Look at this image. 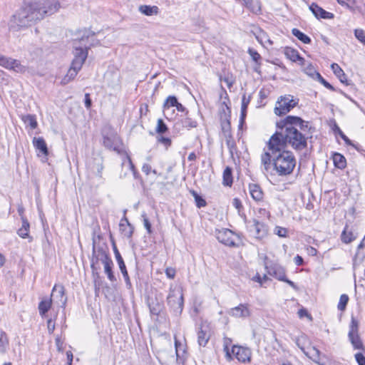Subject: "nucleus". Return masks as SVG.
I'll return each instance as SVG.
<instances>
[{"mask_svg":"<svg viewBox=\"0 0 365 365\" xmlns=\"http://www.w3.org/2000/svg\"><path fill=\"white\" fill-rule=\"evenodd\" d=\"M121 273L123 276L126 285L130 288L131 287V282L127 269L121 271Z\"/></svg>","mask_w":365,"mask_h":365,"instance_id":"obj_62","label":"nucleus"},{"mask_svg":"<svg viewBox=\"0 0 365 365\" xmlns=\"http://www.w3.org/2000/svg\"><path fill=\"white\" fill-rule=\"evenodd\" d=\"M47 328L49 334H52L55 329V323L52 319H49L47 321Z\"/></svg>","mask_w":365,"mask_h":365,"instance_id":"obj_61","label":"nucleus"},{"mask_svg":"<svg viewBox=\"0 0 365 365\" xmlns=\"http://www.w3.org/2000/svg\"><path fill=\"white\" fill-rule=\"evenodd\" d=\"M331 68L333 71L334 73L337 76V78L342 75L344 71L341 68V67L337 63H332L331 65Z\"/></svg>","mask_w":365,"mask_h":365,"instance_id":"obj_51","label":"nucleus"},{"mask_svg":"<svg viewBox=\"0 0 365 365\" xmlns=\"http://www.w3.org/2000/svg\"><path fill=\"white\" fill-rule=\"evenodd\" d=\"M247 53L250 54L253 61H255V63L257 64V66L255 68V71L257 73H259V68L262 64V57L260 54L257 51L252 48H248Z\"/></svg>","mask_w":365,"mask_h":365,"instance_id":"obj_32","label":"nucleus"},{"mask_svg":"<svg viewBox=\"0 0 365 365\" xmlns=\"http://www.w3.org/2000/svg\"><path fill=\"white\" fill-rule=\"evenodd\" d=\"M282 120L286 122L289 126L299 127L303 132H305L309 128V122L304 121L299 117L288 115Z\"/></svg>","mask_w":365,"mask_h":365,"instance_id":"obj_19","label":"nucleus"},{"mask_svg":"<svg viewBox=\"0 0 365 365\" xmlns=\"http://www.w3.org/2000/svg\"><path fill=\"white\" fill-rule=\"evenodd\" d=\"M277 130L273 134L269 140L272 145H279L284 148L287 144L296 150H302L307 145V139L305 134L299 131L297 128L289 126L286 122L280 120L277 123Z\"/></svg>","mask_w":365,"mask_h":365,"instance_id":"obj_6","label":"nucleus"},{"mask_svg":"<svg viewBox=\"0 0 365 365\" xmlns=\"http://www.w3.org/2000/svg\"><path fill=\"white\" fill-rule=\"evenodd\" d=\"M60 8L61 4L58 0H37L25 3L13 15L11 28L16 31L28 28L56 14Z\"/></svg>","mask_w":365,"mask_h":365,"instance_id":"obj_1","label":"nucleus"},{"mask_svg":"<svg viewBox=\"0 0 365 365\" xmlns=\"http://www.w3.org/2000/svg\"><path fill=\"white\" fill-rule=\"evenodd\" d=\"M52 304H53L52 299L51 298H43L38 304V311L39 314L43 317L48 312V311L51 309Z\"/></svg>","mask_w":365,"mask_h":365,"instance_id":"obj_28","label":"nucleus"},{"mask_svg":"<svg viewBox=\"0 0 365 365\" xmlns=\"http://www.w3.org/2000/svg\"><path fill=\"white\" fill-rule=\"evenodd\" d=\"M103 143L105 147L118 153L120 152L122 143L119 136L114 130L111 128H108L107 130H104L103 131Z\"/></svg>","mask_w":365,"mask_h":365,"instance_id":"obj_11","label":"nucleus"},{"mask_svg":"<svg viewBox=\"0 0 365 365\" xmlns=\"http://www.w3.org/2000/svg\"><path fill=\"white\" fill-rule=\"evenodd\" d=\"M94 33L90 30L84 29L79 31L78 37L73 40V56L70 68L66 75L62 78L61 84L66 85L73 80L78 71L81 69L88 56V50L91 45H88V38L93 36Z\"/></svg>","mask_w":365,"mask_h":365,"instance_id":"obj_3","label":"nucleus"},{"mask_svg":"<svg viewBox=\"0 0 365 365\" xmlns=\"http://www.w3.org/2000/svg\"><path fill=\"white\" fill-rule=\"evenodd\" d=\"M309 9L317 19L322 18L324 19H331L334 17V15L332 13L325 11L314 3L310 5Z\"/></svg>","mask_w":365,"mask_h":365,"instance_id":"obj_23","label":"nucleus"},{"mask_svg":"<svg viewBox=\"0 0 365 365\" xmlns=\"http://www.w3.org/2000/svg\"><path fill=\"white\" fill-rule=\"evenodd\" d=\"M113 250L120 272L127 269L123 259L121 257L115 242L113 243Z\"/></svg>","mask_w":365,"mask_h":365,"instance_id":"obj_36","label":"nucleus"},{"mask_svg":"<svg viewBox=\"0 0 365 365\" xmlns=\"http://www.w3.org/2000/svg\"><path fill=\"white\" fill-rule=\"evenodd\" d=\"M256 38L261 44H263L264 43L266 42L269 43L270 45L273 43V42L269 38H267V35L266 34V33H264L262 31H260L259 34L256 36Z\"/></svg>","mask_w":365,"mask_h":365,"instance_id":"obj_45","label":"nucleus"},{"mask_svg":"<svg viewBox=\"0 0 365 365\" xmlns=\"http://www.w3.org/2000/svg\"><path fill=\"white\" fill-rule=\"evenodd\" d=\"M231 343V341L229 339H225L224 344V351H225L227 358L230 360L232 359V354L229 349V345Z\"/></svg>","mask_w":365,"mask_h":365,"instance_id":"obj_52","label":"nucleus"},{"mask_svg":"<svg viewBox=\"0 0 365 365\" xmlns=\"http://www.w3.org/2000/svg\"><path fill=\"white\" fill-rule=\"evenodd\" d=\"M138 11L145 16H156L159 14L160 9L157 6L140 5Z\"/></svg>","mask_w":365,"mask_h":365,"instance_id":"obj_26","label":"nucleus"},{"mask_svg":"<svg viewBox=\"0 0 365 365\" xmlns=\"http://www.w3.org/2000/svg\"><path fill=\"white\" fill-rule=\"evenodd\" d=\"M356 238V235L353 232V231L349 229L347 225L345 226L341 235V240L345 244H349L354 241Z\"/></svg>","mask_w":365,"mask_h":365,"instance_id":"obj_30","label":"nucleus"},{"mask_svg":"<svg viewBox=\"0 0 365 365\" xmlns=\"http://www.w3.org/2000/svg\"><path fill=\"white\" fill-rule=\"evenodd\" d=\"M284 54L287 58L293 62H297L299 61L302 63L304 61V58L299 56V52L292 48H285Z\"/></svg>","mask_w":365,"mask_h":365,"instance_id":"obj_29","label":"nucleus"},{"mask_svg":"<svg viewBox=\"0 0 365 365\" xmlns=\"http://www.w3.org/2000/svg\"><path fill=\"white\" fill-rule=\"evenodd\" d=\"M168 127L162 119H158L157 122L156 132L162 134L167 131Z\"/></svg>","mask_w":365,"mask_h":365,"instance_id":"obj_47","label":"nucleus"},{"mask_svg":"<svg viewBox=\"0 0 365 365\" xmlns=\"http://www.w3.org/2000/svg\"><path fill=\"white\" fill-rule=\"evenodd\" d=\"M348 336L354 349L363 350L364 349L363 342L359 335V322L354 317L351 318Z\"/></svg>","mask_w":365,"mask_h":365,"instance_id":"obj_12","label":"nucleus"},{"mask_svg":"<svg viewBox=\"0 0 365 365\" xmlns=\"http://www.w3.org/2000/svg\"><path fill=\"white\" fill-rule=\"evenodd\" d=\"M336 128H337L339 134L340 135L341 138L344 140L346 144L352 145L353 144H352L351 141L350 140V139L340 130L339 128L337 127Z\"/></svg>","mask_w":365,"mask_h":365,"instance_id":"obj_59","label":"nucleus"},{"mask_svg":"<svg viewBox=\"0 0 365 365\" xmlns=\"http://www.w3.org/2000/svg\"><path fill=\"white\" fill-rule=\"evenodd\" d=\"M228 314L236 318H245L250 315V311L247 304H240V305L230 309Z\"/></svg>","mask_w":365,"mask_h":365,"instance_id":"obj_21","label":"nucleus"},{"mask_svg":"<svg viewBox=\"0 0 365 365\" xmlns=\"http://www.w3.org/2000/svg\"><path fill=\"white\" fill-rule=\"evenodd\" d=\"M22 225L21 227L18 230V235L21 238H26L29 237V222H28L26 217H22Z\"/></svg>","mask_w":365,"mask_h":365,"instance_id":"obj_33","label":"nucleus"},{"mask_svg":"<svg viewBox=\"0 0 365 365\" xmlns=\"http://www.w3.org/2000/svg\"><path fill=\"white\" fill-rule=\"evenodd\" d=\"M168 304L177 313H181L183 308V294L180 286L173 285L170 287L167 297Z\"/></svg>","mask_w":365,"mask_h":365,"instance_id":"obj_8","label":"nucleus"},{"mask_svg":"<svg viewBox=\"0 0 365 365\" xmlns=\"http://www.w3.org/2000/svg\"><path fill=\"white\" fill-rule=\"evenodd\" d=\"M21 120L25 124L29 125L31 129H35L38 125L36 116L34 115L28 114L22 115Z\"/></svg>","mask_w":365,"mask_h":365,"instance_id":"obj_35","label":"nucleus"},{"mask_svg":"<svg viewBox=\"0 0 365 365\" xmlns=\"http://www.w3.org/2000/svg\"><path fill=\"white\" fill-rule=\"evenodd\" d=\"M355 7V11H357L362 15H365V2H361V5H358L354 6Z\"/></svg>","mask_w":365,"mask_h":365,"instance_id":"obj_63","label":"nucleus"},{"mask_svg":"<svg viewBox=\"0 0 365 365\" xmlns=\"http://www.w3.org/2000/svg\"><path fill=\"white\" fill-rule=\"evenodd\" d=\"M233 183L232 170L230 167H226L222 175V184L225 186L231 187Z\"/></svg>","mask_w":365,"mask_h":365,"instance_id":"obj_31","label":"nucleus"},{"mask_svg":"<svg viewBox=\"0 0 365 365\" xmlns=\"http://www.w3.org/2000/svg\"><path fill=\"white\" fill-rule=\"evenodd\" d=\"M94 33L90 30L84 29L79 31L78 37L73 40V56L70 68L66 75L62 78L61 84L66 85L73 80L78 71L81 69L88 56V50L91 45H88V38L93 36Z\"/></svg>","mask_w":365,"mask_h":365,"instance_id":"obj_5","label":"nucleus"},{"mask_svg":"<svg viewBox=\"0 0 365 365\" xmlns=\"http://www.w3.org/2000/svg\"><path fill=\"white\" fill-rule=\"evenodd\" d=\"M8 346L9 338L7 334L3 331H0V353L4 354L6 351Z\"/></svg>","mask_w":365,"mask_h":365,"instance_id":"obj_37","label":"nucleus"},{"mask_svg":"<svg viewBox=\"0 0 365 365\" xmlns=\"http://www.w3.org/2000/svg\"><path fill=\"white\" fill-rule=\"evenodd\" d=\"M210 336L209 334L204 330H202V327L200 328V330L197 332V342L200 346H205L208 340H209Z\"/></svg>","mask_w":365,"mask_h":365,"instance_id":"obj_38","label":"nucleus"},{"mask_svg":"<svg viewBox=\"0 0 365 365\" xmlns=\"http://www.w3.org/2000/svg\"><path fill=\"white\" fill-rule=\"evenodd\" d=\"M333 161L334 165L339 169H343L346 167V159L340 153H336L334 154Z\"/></svg>","mask_w":365,"mask_h":365,"instance_id":"obj_34","label":"nucleus"},{"mask_svg":"<svg viewBox=\"0 0 365 365\" xmlns=\"http://www.w3.org/2000/svg\"><path fill=\"white\" fill-rule=\"evenodd\" d=\"M274 234H276L277 235H278L279 237H286L287 235V230L284 227H282L279 226H277L274 228Z\"/></svg>","mask_w":365,"mask_h":365,"instance_id":"obj_49","label":"nucleus"},{"mask_svg":"<svg viewBox=\"0 0 365 365\" xmlns=\"http://www.w3.org/2000/svg\"><path fill=\"white\" fill-rule=\"evenodd\" d=\"M248 230L250 235L257 240H262L268 233L267 226L257 219H253L249 222Z\"/></svg>","mask_w":365,"mask_h":365,"instance_id":"obj_13","label":"nucleus"},{"mask_svg":"<svg viewBox=\"0 0 365 365\" xmlns=\"http://www.w3.org/2000/svg\"><path fill=\"white\" fill-rule=\"evenodd\" d=\"M319 81L328 89L334 91V88L327 82L319 73H317Z\"/></svg>","mask_w":365,"mask_h":365,"instance_id":"obj_53","label":"nucleus"},{"mask_svg":"<svg viewBox=\"0 0 365 365\" xmlns=\"http://www.w3.org/2000/svg\"><path fill=\"white\" fill-rule=\"evenodd\" d=\"M176 104H178L177 98L175 96H168L163 105L164 110H168L170 107H175Z\"/></svg>","mask_w":365,"mask_h":365,"instance_id":"obj_43","label":"nucleus"},{"mask_svg":"<svg viewBox=\"0 0 365 365\" xmlns=\"http://www.w3.org/2000/svg\"><path fill=\"white\" fill-rule=\"evenodd\" d=\"M33 145L34 148L39 150L40 153L44 156L46 157L48 154V150L47 148V145L42 137H34L33 139Z\"/></svg>","mask_w":365,"mask_h":365,"instance_id":"obj_24","label":"nucleus"},{"mask_svg":"<svg viewBox=\"0 0 365 365\" xmlns=\"http://www.w3.org/2000/svg\"><path fill=\"white\" fill-rule=\"evenodd\" d=\"M51 299H52L54 304H56L58 307H64L66 304L67 298L65 296L63 286L55 284L52 289Z\"/></svg>","mask_w":365,"mask_h":365,"instance_id":"obj_16","label":"nucleus"},{"mask_svg":"<svg viewBox=\"0 0 365 365\" xmlns=\"http://www.w3.org/2000/svg\"><path fill=\"white\" fill-rule=\"evenodd\" d=\"M216 237L217 240L225 245L235 247L236 245L237 235L228 229H222L216 231Z\"/></svg>","mask_w":365,"mask_h":365,"instance_id":"obj_14","label":"nucleus"},{"mask_svg":"<svg viewBox=\"0 0 365 365\" xmlns=\"http://www.w3.org/2000/svg\"><path fill=\"white\" fill-rule=\"evenodd\" d=\"M141 217L143 218V224H144V227L147 230L149 234H150L152 232V230H151V224L150 222H149V220L148 218L147 217V215L145 213H143L141 215Z\"/></svg>","mask_w":365,"mask_h":365,"instance_id":"obj_50","label":"nucleus"},{"mask_svg":"<svg viewBox=\"0 0 365 365\" xmlns=\"http://www.w3.org/2000/svg\"><path fill=\"white\" fill-rule=\"evenodd\" d=\"M0 66H2L6 69L12 70L15 72L21 73L26 71V68L21 65L18 60L7 57L4 55L0 60Z\"/></svg>","mask_w":365,"mask_h":365,"instance_id":"obj_15","label":"nucleus"},{"mask_svg":"<svg viewBox=\"0 0 365 365\" xmlns=\"http://www.w3.org/2000/svg\"><path fill=\"white\" fill-rule=\"evenodd\" d=\"M94 254L97 260L101 261L103 264L104 272L107 274L108 279L112 282H115L116 278L113 272V262L109 257L108 252L102 247H98L97 250L94 249Z\"/></svg>","mask_w":365,"mask_h":365,"instance_id":"obj_9","label":"nucleus"},{"mask_svg":"<svg viewBox=\"0 0 365 365\" xmlns=\"http://www.w3.org/2000/svg\"><path fill=\"white\" fill-rule=\"evenodd\" d=\"M158 141L163 144L166 148L171 145V140L169 138L160 136L158 138Z\"/></svg>","mask_w":365,"mask_h":365,"instance_id":"obj_57","label":"nucleus"},{"mask_svg":"<svg viewBox=\"0 0 365 365\" xmlns=\"http://www.w3.org/2000/svg\"><path fill=\"white\" fill-rule=\"evenodd\" d=\"M232 354L235 356L237 359L242 363L250 362L251 359V350L248 348L238 346H233Z\"/></svg>","mask_w":365,"mask_h":365,"instance_id":"obj_17","label":"nucleus"},{"mask_svg":"<svg viewBox=\"0 0 365 365\" xmlns=\"http://www.w3.org/2000/svg\"><path fill=\"white\" fill-rule=\"evenodd\" d=\"M244 5L252 13L258 14L261 12V3L259 0H242Z\"/></svg>","mask_w":365,"mask_h":365,"instance_id":"obj_27","label":"nucleus"},{"mask_svg":"<svg viewBox=\"0 0 365 365\" xmlns=\"http://www.w3.org/2000/svg\"><path fill=\"white\" fill-rule=\"evenodd\" d=\"M130 173L135 177V166L132 163V160L130 156L127 154L124 155L122 159L121 163V171L120 173V177L121 178L128 177Z\"/></svg>","mask_w":365,"mask_h":365,"instance_id":"obj_18","label":"nucleus"},{"mask_svg":"<svg viewBox=\"0 0 365 365\" xmlns=\"http://www.w3.org/2000/svg\"><path fill=\"white\" fill-rule=\"evenodd\" d=\"M124 220L126 222V223L128 224V225L129 227L128 230H124V235H125V236L126 237L130 238L132 237V235H133V227L130 224V222H128V219L125 218Z\"/></svg>","mask_w":365,"mask_h":365,"instance_id":"obj_55","label":"nucleus"},{"mask_svg":"<svg viewBox=\"0 0 365 365\" xmlns=\"http://www.w3.org/2000/svg\"><path fill=\"white\" fill-rule=\"evenodd\" d=\"M176 270L173 267H167L165 269V274L170 279H174L175 277Z\"/></svg>","mask_w":365,"mask_h":365,"instance_id":"obj_56","label":"nucleus"},{"mask_svg":"<svg viewBox=\"0 0 365 365\" xmlns=\"http://www.w3.org/2000/svg\"><path fill=\"white\" fill-rule=\"evenodd\" d=\"M261 162L265 170H268L271 162H272V153L271 151L264 152L261 156Z\"/></svg>","mask_w":365,"mask_h":365,"instance_id":"obj_40","label":"nucleus"},{"mask_svg":"<svg viewBox=\"0 0 365 365\" xmlns=\"http://www.w3.org/2000/svg\"><path fill=\"white\" fill-rule=\"evenodd\" d=\"M232 205L239 211L240 210L241 208H242V202H241L240 200H239L238 198L233 199Z\"/></svg>","mask_w":365,"mask_h":365,"instance_id":"obj_64","label":"nucleus"},{"mask_svg":"<svg viewBox=\"0 0 365 365\" xmlns=\"http://www.w3.org/2000/svg\"><path fill=\"white\" fill-rule=\"evenodd\" d=\"M175 349H176V355L178 357H180V351L184 353L183 346L180 343H179L177 340H175Z\"/></svg>","mask_w":365,"mask_h":365,"instance_id":"obj_60","label":"nucleus"},{"mask_svg":"<svg viewBox=\"0 0 365 365\" xmlns=\"http://www.w3.org/2000/svg\"><path fill=\"white\" fill-rule=\"evenodd\" d=\"M88 168L97 177L102 178L103 159L100 157L93 158L88 163Z\"/></svg>","mask_w":365,"mask_h":365,"instance_id":"obj_22","label":"nucleus"},{"mask_svg":"<svg viewBox=\"0 0 365 365\" xmlns=\"http://www.w3.org/2000/svg\"><path fill=\"white\" fill-rule=\"evenodd\" d=\"M354 36L361 43H363L365 46V32L363 29H355Z\"/></svg>","mask_w":365,"mask_h":365,"instance_id":"obj_46","label":"nucleus"},{"mask_svg":"<svg viewBox=\"0 0 365 365\" xmlns=\"http://www.w3.org/2000/svg\"><path fill=\"white\" fill-rule=\"evenodd\" d=\"M94 33L90 30L84 29L79 31L78 37L73 40V56L70 68L66 75L62 78L61 84L66 85L73 80L78 71L81 69L88 56V50L91 45H88V38L93 36Z\"/></svg>","mask_w":365,"mask_h":365,"instance_id":"obj_2","label":"nucleus"},{"mask_svg":"<svg viewBox=\"0 0 365 365\" xmlns=\"http://www.w3.org/2000/svg\"><path fill=\"white\" fill-rule=\"evenodd\" d=\"M336 1L342 6H345L346 9H348L349 11L352 12H355V7L352 5H351L347 1L344 0H336Z\"/></svg>","mask_w":365,"mask_h":365,"instance_id":"obj_54","label":"nucleus"},{"mask_svg":"<svg viewBox=\"0 0 365 365\" xmlns=\"http://www.w3.org/2000/svg\"><path fill=\"white\" fill-rule=\"evenodd\" d=\"M267 273L279 281L285 279V269L278 264H272L266 266Z\"/></svg>","mask_w":365,"mask_h":365,"instance_id":"obj_20","label":"nucleus"},{"mask_svg":"<svg viewBox=\"0 0 365 365\" xmlns=\"http://www.w3.org/2000/svg\"><path fill=\"white\" fill-rule=\"evenodd\" d=\"M192 193L195 197L197 207H202L206 205L205 200L203 198H202L196 192L192 191Z\"/></svg>","mask_w":365,"mask_h":365,"instance_id":"obj_48","label":"nucleus"},{"mask_svg":"<svg viewBox=\"0 0 365 365\" xmlns=\"http://www.w3.org/2000/svg\"><path fill=\"white\" fill-rule=\"evenodd\" d=\"M298 103V100L293 96L286 95L281 96L277 101L274 113L277 115H285L294 108Z\"/></svg>","mask_w":365,"mask_h":365,"instance_id":"obj_10","label":"nucleus"},{"mask_svg":"<svg viewBox=\"0 0 365 365\" xmlns=\"http://www.w3.org/2000/svg\"><path fill=\"white\" fill-rule=\"evenodd\" d=\"M250 97L247 98L245 95L242 96V106H241V120L243 121L245 116H246V112L247 106L250 103Z\"/></svg>","mask_w":365,"mask_h":365,"instance_id":"obj_41","label":"nucleus"},{"mask_svg":"<svg viewBox=\"0 0 365 365\" xmlns=\"http://www.w3.org/2000/svg\"><path fill=\"white\" fill-rule=\"evenodd\" d=\"M268 149L272 153V163L279 175H287L293 172L296 159L293 153L282 146L272 145L269 140Z\"/></svg>","mask_w":365,"mask_h":365,"instance_id":"obj_7","label":"nucleus"},{"mask_svg":"<svg viewBox=\"0 0 365 365\" xmlns=\"http://www.w3.org/2000/svg\"><path fill=\"white\" fill-rule=\"evenodd\" d=\"M94 33L90 30L84 29L79 31L78 37L73 40V56L70 68L66 75L62 78L61 84L66 85L73 80L78 71L81 69L88 56V50L91 45H88V38L93 36Z\"/></svg>","mask_w":365,"mask_h":365,"instance_id":"obj_4","label":"nucleus"},{"mask_svg":"<svg viewBox=\"0 0 365 365\" xmlns=\"http://www.w3.org/2000/svg\"><path fill=\"white\" fill-rule=\"evenodd\" d=\"M182 125L187 129L196 128L197 125V121L190 117H187L181 120Z\"/></svg>","mask_w":365,"mask_h":365,"instance_id":"obj_42","label":"nucleus"},{"mask_svg":"<svg viewBox=\"0 0 365 365\" xmlns=\"http://www.w3.org/2000/svg\"><path fill=\"white\" fill-rule=\"evenodd\" d=\"M292 34L304 43H309L310 38L297 29H293Z\"/></svg>","mask_w":365,"mask_h":365,"instance_id":"obj_39","label":"nucleus"},{"mask_svg":"<svg viewBox=\"0 0 365 365\" xmlns=\"http://www.w3.org/2000/svg\"><path fill=\"white\" fill-rule=\"evenodd\" d=\"M355 359L359 365H365V356L361 353H356Z\"/></svg>","mask_w":365,"mask_h":365,"instance_id":"obj_58","label":"nucleus"},{"mask_svg":"<svg viewBox=\"0 0 365 365\" xmlns=\"http://www.w3.org/2000/svg\"><path fill=\"white\" fill-rule=\"evenodd\" d=\"M249 191L251 197L253 200L257 202H259L262 200L264 197V193L259 187V185L257 184H250L249 185Z\"/></svg>","mask_w":365,"mask_h":365,"instance_id":"obj_25","label":"nucleus"},{"mask_svg":"<svg viewBox=\"0 0 365 365\" xmlns=\"http://www.w3.org/2000/svg\"><path fill=\"white\" fill-rule=\"evenodd\" d=\"M349 302L348 295L344 294H341L339 299V302L338 304V309L340 311H344L346 309V304Z\"/></svg>","mask_w":365,"mask_h":365,"instance_id":"obj_44","label":"nucleus"}]
</instances>
